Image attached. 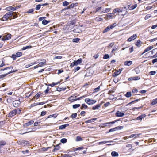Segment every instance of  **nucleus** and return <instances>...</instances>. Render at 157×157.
Instances as JSON below:
<instances>
[{"mask_svg":"<svg viewBox=\"0 0 157 157\" xmlns=\"http://www.w3.org/2000/svg\"><path fill=\"white\" fill-rule=\"evenodd\" d=\"M97 119V118H91L88 120L86 121L85 122L86 124L93 122H94Z\"/></svg>","mask_w":157,"mask_h":157,"instance_id":"nucleus-16","label":"nucleus"},{"mask_svg":"<svg viewBox=\"0 0 157 157\" xmlns=\"http://www.w3.org/2000/svg\"><path fill=\"white\" fill-rule=\"evenodd\" d=\"M105 17V19H109L112 17V16L111 15V14L110 13H109L108 14V15H107V16Z\"/></svg>","mask_w":157,"mask_h":157,"instance_id":"nucleus-50","label":"nucleus"},{"mask_svg":"<svg viewBox=\"0 0 157 157\" xmlns=\"http://www.w3.org/2000/svg\"><path fill=\"white\" fill-rule=\"evenodd\" d=\"M6 142L4 140H0V148L6 144Z\"/></svg>","mask_w":157,"mask_h":157,"instance_id":"nucleus-21","label":"nucleus"},{"mask_svg":"<svg viewBox=\"0 0 157 157\" xmlns=\"http://www.w3.org/2000/svg\"><path fill=\"white\" fill-rule=\"evenodd\" d=\"M111 155L113 157H117L118 156L119 154L117 152L112 151L111 153Z\"/></svg>","mask_w":157,"mask_h":157,"instance_id":"nucleus-28","label":"nucleus"},{"mask_svg":"<svg viewBox=\"0 0 157 157\" xmlns=\"http://www.w3.org/2000/svg\"><path fill=\"white\" fill-rule=\"evenodd\" d=\"M151 17V15L150 14L147 15L145 17V20L147 19L150 18Z\"/></svg>","mask_w":157,"mask_h":157,"instance_id":"nucleus-60","label":"nucleus"},{"mask_svg":"<svg viewBox=\"0 0 157 157\" xmlns=\"http://www.w3.org/2000/svg\"><path fill=\"white\" fill-rule=\"evenodd\" d=\"M44 103H45L44 102H41L37 103H34L33 104V105H34L33 106H35L36 105H42L44 104Z\"/></svg>","mask_w":157,"mask_h":157,"instance_id":"nucleus-37","label":"nucleus"},{"mask_svg":"<svg viewBox=\"0 0 157 157\" xmlns=\"http://www.w3.org/2000/svg\"><path fill=\"white\" fill-rule=\"evenodd\" d=\"M116 121H113L111 122L105 123L103 124H101L100 125H99V127H105L107 125H108V124H113L114 123L116 122Z\"/></svg>","mask_w":157,"mask_h":157,"instance_id":"nucleus-10","label":"nucleus"},{"mask_svg":"<svg viewBox=\"0 0 157 157\" xmlns=\"http://www.w3.org/2000/svg\"><path fill=\"white\" fill-rule=\"evenodd\" d=\"M12 69H13V67L11 66V67H8L4 69H2V71H4L5 70H7V69H11V71H10L9 72H8L6 74H5L4 75H1L0 76V78H3L5 76L7 75H8V74H9L10 73H12L13 72H15L17 71V70H16L15 71L13 70L12 71Z\"/></svg>","mask_w":157,"mask_h":157,"instance_id":"nucleus-3","label":"nucleus"},{"mask_svg":"<svg viewBox=\"0 0 157 157\" xmlns=\"http://www.w3.org/2000/svg\"><path fill=\"white\" fill-rule=\"evenodd\" d=\"M142 42L140 40H138L136 43V45L138 47H140L141 45Z\"/></svg>","mask_w":157,"mask_h":157,"instance_id":"nucleus-31","label":"nucleus"},{"mask_svg":"<svg viewBox=\"0 0 157 157\" xmlns=\"http://www.w3.org/2000/svg\"><path fill=\"white\" fill-rule=\"evenodd\" d=\"M60 83V82L59 81L57 82L56 83H54L53 82L52 84H50L48 85V86H51V87H53L54 86L57 85L59 83Z\"/></svg>","mask_w":157,"mask_h":157,"instance_id":"nucleus-29","label":"nucleus"},{"mask_svg":"<svg viewBox=\"0 0 157 157\" xmlns=\"http://www.w3.org/2000/svg\"><path fill=\"white\" fill-rule=\"evenodd\" d=\"M20 104V101L18 100H15L13 102V106L15 107H17L19 106Z\"/></svg>","mask_w":157,"mask_h":157,"instance_id":"nucleus-6","label":"nucleus"},{"mask_svg":"<svg viewBox=\"0 0 157 157\" xmlns=\"http://www.w3.org/2000/svg\"><path fill=\"white\" fill-rule=\"evenodd\" d=\"M75 23V20H74L72 21H70V22L69 23V25H74Z\"/></svg>","mask_w":157,"mask_h":157,"instance_id":"nucleus-55","label":"nucleus"},{"mask_svg":"<svg viewBox=\"0 0 157 157\" xmlns=\"http://www.w3.org/2000/svg\"><path fill=\"white\" fill-rule=\"evenodd\" d=\"M22 153L23 154H28L29 153V151L28 150H26L25 151H21Z\"/></svg>","mask_w":157,"mask_h":157,"instance_id":"nucleus-51","label":"nucleus"},{"mask_svg":"<svg viewBox=\"0 0 157 157\" xmlns=\"http://www.w3.org/2000/svg\"><path fill=\"white\" fill-rule=\"evenodd\" d=\"M32 48V46H31V45L27 46H26V47H23L22 48V50H25L26 49H27L31 48Z\"/></svg>","mask_w":157,"mask_h":157,"instance_id":"nucleus-41","label":"nucleus"},{"mask_svg":"<svg viewBox=\"0 0 157 157\" xmlns=\"http://www.w3.org/2000/svg\"><path fill=\"white\" fill-rule=\"evenodd\" d=\"M60 157H72L71 156H69L67 154H62V156Z\"/></svg>","mask_w":157,"mask_h":157,"instance_id":"nucleus-56","label":"nucleus"},{"mask_svg":"<svg viewBox=\"0 0 157 157\" xmlns=\"http://www.w3.org/2000/svg\"><path fill=\"white\" fill-rule=\"evenodd\" d=\"M76 96L75 95V94H74L73 95H72L70 97L68 98V99L69 101H74L75 99L74 98H76Z\"/></svg>","mask_w":157,"mask_h":157,"instance_id":"nucleus-24","label":"nucleus"},{"mask_svg":"<svg viewBox=\"0 0 157 157\" xmlns=\"http://www.w3.org/2000/svg\"><path fill=\"white\" fill-rule=\"evenodd\" d=\"M55 148L52 151L53 152H55L57 151L60 149V147L59 146V144L57 145L56 146H54Z\"/></svg>","mask_w":157,"mask_h":157,"instance_id":"nucleus-20","label":"nucleus"},{"mask_svg":"<svg viewBox=\"0 0 157 157\" xmlns=\"http://www.w3.org/2000/svg\"><path fill=\"white\" fill-rule=\"evenodd\" d=\"M146 115L145 114H142L137 117L136 119L140 122L144 118L146 117Z\"/></svg>","mask_w":157,"mask_h":157,"instance_id":"nucleus-11","label":"nucleus"},{"mask_svg":"<svg viewBox=\"0 0 157 157\" xmlns=\"http://www.w3.org/2000/svg\"><path fill=\"white\" fill-rule=\"evenodd\" d=\"M46 113H46V111H42L41 112L40 116H44L46 114Z\"/></svg>","mask_w":157,"mask_h":157,"instance_id":"nucleus-63","label":"nucleus"},{"mask_svg":"<svg viewBox=\"0 0 157 157\" xmlns=\"http://www.w3.org/2000/svg\"><path fill=\"white\" fill-rule=\"evenodd\" d=\"M5 123V120L0 121V128L2 127L4 125Z\"/></svg>","mask_w":157,"mask_h":157,"instance_id":"nucleus-38","label":"nucleus"},{"mask_svg":"<svg viewBox=\"0 0 157 157\" xmlns=\"http://www.w3.org/2000/svg\"><path fill=\"white\" fill-rule=\"evenodd\" d=\"M21 110L20 108H16L10 111L8 114V117H12L16 115H19L21 113Z\"/></svg>","mask_w":157,"mask_h":157,"instance_id":"nucleus-1","label":"nucleus"},{"mask_svg":"<svg viewBox=\"0 0 157 157\" xmlns=\"http://www.w3.org/2000/svg\"><path fill=\"white\" fill-rule=\"evenodd\" d=\"M80 68V67L79 66H77L75 67L74 71L75 72L79 70Z\"/></svg>","mask_w":157,"mask_h":157,"instance_id":"nucleus-46","label":"nucleus"},{"mask_svg":"<svg viewBox=\"0 0 157 157\" xmlns=\"http://www.w3.org/2000/svg\"><path fill=\"white\" fill-rule=\"evenodd\" d=\"M137 37V35L136 34H133L132 36L129 37L127 40L128 42H131L132 41L135 39Z\"/></svg>","mask_w":157,"mask_h":157,"instance_id":"nucleus-12","label":"nucleus"},{"mask_svg":"<svg viewBox=\"0 0 157 157\" xmlns=\"http://www.w3.org/2000/svg\"><path fill=\"white\" fill-rule=\"evenodd\" d=\"M51 147H43L41 148V150L43 151H46L48 149L50 148Z\"/></svg>","mask_w":157,"mask_h":157,"instance_id":"nucleus-42","label":"nucleus"},{"mask_svg":"<svg viewBox=\"0 0 157 157\" xmlns=\"http://www.w3.org/2000/svg\"><path fill=\"white\" fill-rule=\"evenodd\" d=\"M41 60V61L42 60ZM42 60L44 62H40V63H39V64H38V66H39V67H42V66H43L44 65V64H45L46 63V61L45 59H43V60Z\"/></svg>","mask_w":157,"mask_h":157,"instance_id":"nucleus-25","label":"nucleus"},{"mask_svg":"<svg viewBox=\"0 0 157 157\" xmlns=\"http://www.w3.org/2000/svg\"><path fill=\"white\" fill-rule=\"evenodd\" d=\"M34 123V121L33 120H31L29 121L28 122L26 123L25 124V125L26 126L30 125L32 124H33Z\"/></svg>","mask_w":157,"mask_h":157,"instance_id":"nucleus-30","label":"nucleus"},{"mask_svg":"<svg viewBox=\"0 0 157 157\" xmlns=\"http://www.w3.org/2000/svg\"><path fill=\"white\" fill-rule=\"evenodd\" d=\"M17 9V7L15 8L13 7L12 6H10L6 8V10L7 11H9L11 12L15 11Z\"/></svg>","mask_w":157,"mask_h":157,"instance_id":"nucleus-9","label":"nucleus"},{"mask_svg":"<svg viewBox=\"0 0 157 157\" xmlns=\"http://www.w3.org/2000/svg\"><path fill=\"white\" fill-rule=\"evenodd\" d=\"M9 38H8V37H7V35H5V36H3V38H2V40L4 41L5 40H8L9 39H10L11 38V35L10 34V35H9Z\"/></svg>","mask_w":157,"mask_h":157,"instance_id":"nucleus-18","label":"nucleus"},{"mask_svg":"<svg viewBox=\"0 0 157 157\" xmlns=\"http://www.w3.org/2000/svg\"><path fill=\"white\" fill-rule=\"evenodd\" d=\"M17 57H19L21 56L22 55V53L20 52H17L16 54Z\"/></svg>","mask_w":157,"mask_h":157,"instance_id":"nucleus-43","label":"nucleus"},{"mask_svg":"<svg viewBox=\"0 0 157 157\" xmlns=\"http://www.w3.org/2000/svg\"><path fill=\"white\" fill-rule=\"evenodd\" d=\"M41 5L40 4H38L36 6V7L35 8V9L36 10H39L40 8Z\"/></svg>","mask_w":157,"mask_h":157,"instance_id":"nucleus-52","label":"nucleus"},{"mask_svg":"<svg viewBox=\"0 0 157 157\" xmlns=\"http://www.w3.org/2000/svg\"><path fill=\"white\" fill-rule=\"evenodd\" d=\"M43 94V93H41L40 92H38L36 94L35 96V98H36V99H37L40 97L41 95Z\"/></svg>","mask_w":157,"mask_h":157,"instance_id":"nucleus-23","label":"nucleus"},{"mask_svg":"<svg viewBox=\"0 0 157 157\" xmlns=\"http://www.w3.org/2000/svg\"><path fill=\"white\" fill-rule=\"evenodd\" d=\"M153 48V46H149L146 48L142 53V55L144 54V53L152 49Z\"/></svg>","mask_w":157,"mask_h":157,"instance_id":"nucleus-13","label":"nucleus"},{"mask_svg":"<svg viewBox=\"0 0 157 157\" xmlns=\"http://www.w3.org/2000/svg\"><path fill=\"white\" fill-rule=\"evenodd\" d=\"M109 55H108V54H105L104 56L103 59H107L109 58Z\"/></svg>","mask_w":157,"mask_h":157,"instance_id":"nucleus-54","label":"nucleus"},{"mask_svg":"<svg viewBox=\"0 0 157 157\" xmlns=\"http://www.w3.org/2000/svg\"><path fill=\"white\" fill-rule=\"evenodd\" d=\"M82 140H83V139H82V138L81 137H80L79 136H77L76 137V140H75L77 142L82 141Z\"/></svg>","mask_w":157,"mask_h":157,"instance_id":"nucleus-32","label":"nucleus"},{"mask_svg":"<svg viewBox=\"0 0 157 157\" xmlns=\"http://www.w3.org/2000/svg\"><path fill=\"white\" fill-rule=\"evenodd\" d=\"M77 116V113H73L71 115V117L72 118H76Z\"/></svg>","mask_w":157,"mask_h":157,"instance_id":"nucleus-53","label":"nucleus"},{"mask_svg":"<svg viewBox=\"0 0 157 157\" xmlns=\"http://www.w3.org/2000/svg\"><path fill=\"white\" fill-rule=\"evenodd\" d=\"M78 5V3H73L70 4L69 6V7L70 8H73L77 6Z\"/></svg>","mask_w":157,"mask_h":157,"instance_id":"nucleus-26","label":"nucleus"},{"mask_svg":"<svg viewBox=\"0 0 157 157\" xmlns=\"http://www.w3.org/2000/svg\"><path fill=\"white\" fill-rule=\"evenodd\" d=\"M134 70L136 72L137 74H138L140 72V70L139 69L137 68H135Z\"/></svg>","mask_w":157,"mask_h":157,"instance_id":"nucleus-64","label":"nucleus"},{"mask_svg":"<svg viewBox=\"0 0 157 157\" xmlns=\"http://www.w3.org/2000/svg\"><path fill=\"white\" fill-rule=\"evenodd\" d=\"M122 71V70L121 69H119L117 70L113 74V76L114 77H115L118 76L119 74H120Z\"/></svg>","mask_w":157,"mask_h":157,"instance_id":"nucleus-8","label":"nucleus"},{"mask_svg":"<svg viewBox=\"0 0 157 157\" xmlns=\"http://www.w3.org/2000/svg\"><path fill=\"white\" fill-rule=\"evenodd\" d=\"M80 104H75L73 105V108L76 109L80 107Z\"/></svg>","mask_w":157,"mask_h":157,"instance_id":"nucleus-48","label":"nucleus"},{"mask_svg":"<svg viewBox=\"0 0 157 157\" xmlns=\"http://www.w3.org/2000/svg\"><path fill=\"white\" fill-rule=\"evenodd\" d=\"M113 141H103L101 142H99V145H101L102 144H104L106 143H109V142H113Z\"/></svg>","mask_w":157,"mask_h":157,"instance_id":"nucleus-33","label":"nucleus"},{"mask_svg":"<svg viewBox=\"0 0 157 157\" xmlns=\"http://www.w3.org/2000/svg\"><path fill=\"white\" fill-rule=\"evenodd\" d=\"M80 40V39L79 38H74L73 40V41L74 42L78 43Z\"/></svg>","mask_w":157,"mask_h":157,"instance_id":"nucleus-45","label":"nucleus"},{"mask_svg":"<svg viewBox=\"0 0 157 157\" xmlns=\"http://www.w3.org/2000/svg\"><path fill=\"white\" fill-rule=\"evenodd\" d=\"M34 11L33 9H30L27 12L28 13H30L33 12Z\"/></svg>","mask_w":157,"mask_h":157,"instance_id":"nucleus-61","label":"nucleus"},{"mask_svg":"<svg viewBox=\"0 0 157 157\" xmlns=\"http://www.w3.org/2000/svg\"><path fill=\"white\" fill-rule=\"evenodd\" d=\"M138 136V134H132V135L129 136H128V138H133V137L136 138Z\"/></svg>","mask_w":157,"mask_h":157,"instance_id":"nucleus-35","label":"nucleus"},{"mask_svg":"<svg viewBox=\"0 0 157 157\" xmlns=\"http://www.w3.org/2000/svg\"><path fill=\"white\" fill-rule=\"evenodd\" d=\"M11 57L13 59V60H15L16 57H17L16 55L12 54L11 56Z\"/></svg>","mask_w":157,"mask_h":157,"instance_id":"nucleus-62","label":"nucleus"},{"mask_svg":"<svg viewBox=\"0 0 157 157\" xmlns=\"http://www.w3.org/2000/svg\"><path fill=\"white\" fill-rule=\"evenodd\" d=\"M63 6H68L69 4V3L67 1H65L63 2Z\"/></svg>","mask_w":157,"mask_h":157,"instance_id":"nucleus-39","label":"nucleus"},{"mask_svg":"<svg viewBox=\"0 0 157 157\" xmlns=\"http://www.w3.org/2000/svg\"><path fill=\"white\" fill-rule=\"evenodd\" d=\"M6 14L9 19L10 20H11L12 19L17 18V15L16 12H9L7 13Z\"/></svg>","mask_w":157,"mask_h":157,"instance_id":"nucleus-2","label":"nucleus"},{"mask_svg":"<svg viewBox=\"0 0 157 157\" xmlns=\"http://www.w3.org/2000/svg\"><path fill=\"white\" fill-rule=\"evenodd\" d=\"M85 101L89 105L93 104L96 102L95 100H90L88 98L85 99Z\"/></svg>","mask_w":157,"mask_h":157,"instance_id":"nucleus-7","label":"nucleus"},{"mask_svg":"<svg viewBox=\"0 0 157 157\" xmlns=\"http://www.w3.org/2000/svg\"><path fill=\"white\" fill-rule=\"evenodd\" d=\"M8 19H9L8 18V17H7L6 13L3 16L2 18H0V20L3 21H7Z\"/></svg>","mask_w":157,"mask_h":157,"instance_id":"nucleus-17","label":"nucleus"},{"mask_svg":"<svg viewBox=\"0 0 157 157\" xmlns=\"http://www.w3.org/2000/svg\"><path fill=\"white\" fill-rule=\"evenodd\" d=\"M17 143L19 144L22 146H27L29 145L30 144V143L29 141L23 140H20L18 141Z\"/></svg>","mask_w":157,"mask_h":157,"instance_id":"nucleus-4","label":"nucleus"},{"mask_svg":"<svg viewBox=\"0 0 157 157\" xmlns=\"http://www.w3.org/2000/svg\"><path fill=\"white\" fill-rule=\"evenodd\" d=\"M82 59L81 58H79L76 61H74V63L75 64V66H77L79 64L81 63L82 61Z\"/></svg>","mask_w":157,"mask_h":157,"instance_id":"nucleus-15","label":"nucleus"},{"mask_svg":"<svg viewBox=\"0 0 157 157\" xmlns=\"http://www.w3.org/2000/svg\"><path fill=\"white\" fill-rule=\"evenodd\" d=\"M140 79V78L138 77H132V79L133 80H139Z\"/></svg>","mask_w":157,"mask_h":157,"instance_id":"nucleus-57","label":"nucleus"},{"mask_svg":"<svg viewBox=\"0 0 157 157\" xmlns=\"http://www.w3.org/2000/svg\"><path fill=\"white\" fill-rule=\"evenodd\" d=\"M116 25V23H115L110 25L109 26H108L103 31V33H104L106 32H107L109 31L110 30L114 28L115 27Z\"/></svg>","mask_w":157,"mask_h":157,"instance_id":"nucleus-5","label":"nucleus"},{"mask_svg":"<svg viewBox=\"0 0 157 157\" xmlns=\"http://www.w3.org/2000/svg\"><path fill=\"white\" fill-rule=\"evenodd\" d=\"M125 96L127 97H130L131 96V93L130 92H128L125 94Z\"/></svg>","mask_w":157,"mask_h":157,"instance_id":"nucleus-44","label":"nucleus"},{"mask_svg":"<svg viewBox=\"0 0 157 157\" xmlns=\"http://www.w3.org/2000/svg\"><path fill=\"white\" fill-rule=\"evenodd\" d=\"M88 107L87 105L85 104H82V106L80 107V109H83V108L84 109H87Z\"/></svg>","mask_w":157,"mask_h":157,"instance_id":"nucleus-40","label":"nucleus"},{"mask_svg":"<svg viewBox=\"0 0 157 157\" xmlns=\"http://www.w3.org/2000/svg\"><path fill=\"white\" fill-rule=\"evenodd\" d=\"M67 141V139L65 138H62L60 140V142L62 143H66Z\"/></svg>","mask_w":157,"mask_h":157,"instance_id":"nucleus-36","label":"nucleus"},{"mask_svg":"<svg viewBox=\"0 0 157 157\" xmlns=\"http://www.w3.org/2000/svg\"><path fill=\"white\" fill-rule=\"evenodd\" d=\"M50 21H47L46 20L44 19L42 21V24L44 25H46L48 23L50 22Z\"/></svg>","mask_w":157,"mask_h":157,"instance_id":"nucleus-34","label":"nucleus"},{"mask_svg":"<svg viewBox=\"0 0 157 157\" xmlns=\"http://www.w3.org/2000/svg\"><path fill=\"white\" fill-rule=\"evenodd\" d=\"M83 148L84 147L83 146H81L78 148H74V151H77L78 150H82L83 149Z\"/></svg>","mask_w":157,"mask_h":157,"instance_id":"nucleus-47","label":"nucleus"},{"mask_svg":"<svg viewBox=\"0 0 157 157\" xmlns=\"http://www.w3.org/2000/svg\"><path fill=\"white\" fill-rule=\"evenodd\" d=\"M69 125V124H65L62 125H60L59 127V128L60 129H63L65 128Z\"/></svg>","mask_w":157,"mask_h":157,"instance_id":"nucleus-19","label":"nucleus"},{"mask_svg":"<svg viewBox=\"0 0 157 157\" xmlns=\"http://www.w3.org/2000/svg\"><path fill=\"white\" fill-rule=\"evenodd\" d=\"M49 91V87L48 86L47 87V89L44 90V92L45 94H47L48 93Z\"/></svg>","mask_w":157,"mask_h":157,"instance_id":"nucleus-58","label":"nucleus"},{"mask_svg":"<svg viewBox=\"0 0 157 157\" xmlns=\"http://www.w3.org/2000/svg\"><path fill=\"white\" fill-rule=\"evenodd\" d=\"M157 100L156 99L154 100L152 102H151V104L152 105H154L157 103Z\"/></svg>","mask_w":157,"mask_h":157,"instance_id":"nucleus-59","label":"nucleus"},{"mask_svg":"<svg viewBox=\"0 0 157 157\" xmlns=\"http://www.w3.org/2000/svg\"><path fill=\"white\" fill-rule=\"evenodd\" d=\"M117 130V128L115 127L114 128L110 129L108 132H113Z\"/></svg>","mask_w":157,"mask_h":157,"instance_id":"nucleus-49","label":"nucleus"},{"mask_svg":"<svg viewBox=\"0 0 157 157\" xmlns=\"http://www.w3.org/2000/svg\"><path fill=\"white\" fill-rule=\"evenodd\" d=\"M113 12L114 13H122V10L118 8L115 9L113 10Z\"/></svg>","mask_w":157,"mask_h":157,"instance_id":"nucleus-27","label":"nucleus"},{"mask_svg":"<svg viewBox=\"0 0 157 157\" xmlns=\"http://www.w3.org/2000/svg\"><path fill=\"white\" fill-rule=\"evenodd\" d=\"M124 113L119 111H117L116 113V116L117 117H122L124 115Z\"/></svg>","mask_w":157,"mask_h":157,"instance_id":"nucleus-14","label":"nucleus"},{"mask_svg":"<svg viewBox=\"0 0 157 157\" xmlns=\"http://www.w3.org/2000/svg\"><path fill=\"white\" fill-rule=\"evenodd\" d=\"M132 61H126L124 62V65L125 66H129V65H132Z\"/></svg>","mask_w":157,"mask_h":157,"instance_id":"nucleus-22","label":"nucleus"}]
</instances>
